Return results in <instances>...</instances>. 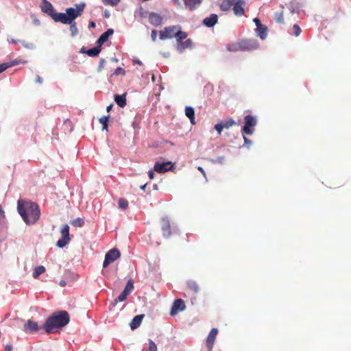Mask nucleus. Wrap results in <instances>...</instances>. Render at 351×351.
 <instances>
[{
	"label": "nucleus",
	"instance_id": "nucleus-1",
	"mask_svg": "<svg viewBox=\"0 0 351 351\" xmlns=\"http://www.w3.org/2000/svg\"><path fill=\"white\" fill-rule=\"evenodd\" d=\"M17 210L27 225L36 223L40 217L38 205L30 201L18 200Z\"/></svg>",
	"mask_w": 351,
	"mask_h": 351
},
{
	"label": "nucleus",
	"instance_id": "nucleus-2",
	"mask_svg": "<svg viewBox=\"0 0 351 351\" xmlns=\"http://www.w3.org/2000/svg\"><path fill=\"white\" fill-rule=\"evenodd\" d=\"M69 322V315L66 311H60L53 313L49 317L43 325V328L48 334L53 332L57 329L61 328Z\"/></svg>",
	"mask_w": 351,
	"mask_h": 351
},
{
	"label": "nucleus",
	"instance_id": "nucleus-3",
	"mask_svg": "<svg viewBox=\"0 0 351 351\" xmlns=\"http://www.w3.org/2000/svg\"><path fill=\"white\" fill-rule=\"evenodd\" d=\"M180 25H172L165 27L160 32V39L165 40L176 38V41L185 40L187 38V33L181 30Z\"/></svg>",
	"mask_w": 351,
	"mask_h": 351
},
{
	"label": "nucleus",
	"instance_id": "nucleus-4",
	"mask_svg": "<svg viewBox=\"0 0 351 351\" xmlns=\"http://www.w3.org/2000/svg\"><path fill=\"white\" fill-rule=\"evenodd\" d=\"M75 5L76 7L75 9L73 8H68L66 9V12L69 20V23H71V22H75L74 20L82 15L85 8L84 3L75 4Z\"/></svg>",
	"mask_w": 351,
	"mask_h": 351
},
{
	"label": "nucleus",
	"instance_id": "nucleus-5",
	"mask_svg": "<svg viewBox=\"0 0 351 351\" xmlns=\"http://www.w3.org/2000/svg\"><path fill=\"white\" fill-rule=\"evenodd\" d=\"M241 51H253L259 47V43L255 38H243L239 40Z\"/></svg>",
	"mask_w": 351,
	"mask_h": 351
},
{
	"label": "nucleus",
	"instance_id": "nucleus-6",
	"mask_svg": "<svg viewBox=\"0 0 351 351\" xmlns=\"http://www.w3.org/2000/svg\"><path fill=\"white\" fill-rule=\"evenodd\" d=\"M245 125L242 128L244 134L251 135L254 132V127L256 125V119L252 115H247L244 118Z\"/></svg>",
	"mask_w": 351,
	"mask_h": 351
},
{
	"label": "nucleus",
	"instance_id": "nucleus-7",
	"mask_svg": "<svg viewBox=\"0 0 351 351\" xmlns=\"http://www.w3.org/2000/svg\"><path fill=\"white\" fill-rule=\"evenodd\" d=\"M62 238L57 241L56 245L62 248L68 244L71 240L69 237V226L67 224L62 226L60 230Z\"/></svg>",
	"mask_w": 351,
	"mask_h": 351
},
{
	"label": "nucleus",
	"instance_id": "nucleus-8",
	"mask_svg": "<svg viewBox=\"0 0 351 351\" xmlns=\"http://www.w3.org/2000/svg\"><path fill=\"white\" fill-rule=\"evenodd\" d=\"M121 256V253L117 248H113L109 250L105 256V259L103 263V267H107L110 263L115 261Z\"/></svg>",
	"mask_w": 351,
	"mask_h": 351
},
{
	"label": "nucleus",
	"instance_id": "nucleus-9",
	"mask_svg": "<svg viewBox=\"0 0 351 351\" xmlns=\"http://www.w3.org/2000/svg\"><path fill=\"white\" fill-rule=\"evenodd\" d=\"M161 230L164 237L169 238L171 234L170 221L167 217H162L160 220Z\"/></svg>",
	"mask_w": 351,
	"mask_h": 351
},
{
	"label": "nucleus",
	"instance_id": "nucleus-10",
	"mask_svg": "<svg viewBox=\"0 0 351 351\" xmlns=\"http://www.w3.org/2000/svg\"><path fill=\"white\" fill-rule=\"evenodd\" d=\"M154 171L158 173H162L171 170L173 168V165L171 162H157L154 165Z\"/></svg>",
	"mask_w": 351,
	"mask_h": 351
},
{
	"label": "nucleus",
	"instance_id": "nucleus-11",
	"mask_svg": "<svg viewBox=\"0 0 351 351\" xmlns=\"http://www.w3.org/2000/svg\"><path fill=\"white\" fill-rule=\"evenodd\" d=\"M186 308L184 302L182 299H176L173 303L170 314L172 316L176 315L179 311H183Z\"/></svg>",
	"mask_w": 351,
	"mask_h": 351
},
{
	"label": "nucleus",
	"instance_id": "nucleus-12",
	"mask_svg": "<svg viewBox=\"0 0 351 351\" xmlns=\"http://www.w3.org/2000/svg\"><path fill=\"white\" fill-rule=\"evenodd\" d=\"M217 334L218 330L217 328H213L210 331L206 341V346L208 349V351L213 350V345L215 343Z\"/></svg>",
	"mask_w": 351,
	"mask_h": 351
},
{
	"label": "nucleus",
	"instance_id": "nucleus-13",
	"mask_svg": "<svg viewBox=\"0 0 351 351\" xmlns=\"http://www.w3.org/2000/svg\"><path fill=\"white\" fill-rule=\"evenodd\" d=\"M245 4L243 0H234L232 3V10L234 14L237 16H241L244 14L243 5Z\"/></svg>",
	"mask_w": 351,
	"mask_h": 351
},
{
	"label": "nucleus",
	"instance_id": "nucleus-14",
	"mask_svg": "<svg viewBox=\"0 0 351 351\" xmlns=\"http://www.w3.org/2000/svg\"><path fill=\"white\" fill-rule=\"evenodd\" d=\"M40 9L43 12L47 14L52 18L53 14L56 12L52 4L47 0H42Z\"/></svg>",
	"mask_w": 351,
	"mask_h": 351
},
{
	"label": "nucleus",
	"instance_id": "nucleus-15",
	"mask_svg": "<svg viewBox=\"0 0 351 351\" xmlns=\"http://www.w3.org/2000/svg\"><path fill=\"white\" fill-rule=\"evenodd\" d=\"M149 23L154 27H158L162 25L163 19L160 14L156 12H151L148 14Z\"/></svg>",
	"mask_w": 351,
	"mask_h": 351
},
{
	"label": "nucleus",
	"instance_id": "nucleus-16",
	"mask_svg": "<svg viewBox=\"0 0 351 351\" xmlns=\"http://www.w3.org/2000/svg\"><path fill=\"white\" fill-rule=\"evenodd\" d=\"M40 329L36 322L28 319L23 326V330L26 333H34Z\"/></svg>",
	"mask_w": 351,
	"mask_h": 351
},
{
	"label": "nucleus",
	"instance_id": "nucleus-17",
	"mask_svg": "<svg viewBox=\"0 0 351 351\" xmlns=\"http://www.w3.org/2000/svg\"><path fill=\"white\" fill-rule=\"evenodd\" d=\"M180 0H175V3L180 4L179 2ZM184 2V5L186 8H189L190 10H193L197 8V6H199L202 2V0H181Z\"/></svg>",
	"mask_w": 351,
	"mask_h": 351
},
{
	"label": "nucleus",
	"instance_id": "nucleus-18",
	"mask_svg": "<svg viewBox=\"0 0 351 351\" xmlns=\"http://www.w3.org/2000/svg\"><path fill=\"white\" fill-rule=\"evenodd\" d=\"M193 47V42L191 38L186 39L184 41V40H181L180 41H177V49L180 51L184 50L186 49H191Z\"/></svg>",
	"mask_w": 351,
	"mask_h": 351
},
{
	"label": "nucleus",
	"instance_id": "nucleus-19",
	"mask_svg": "<svg viewBox=\"0 0 351 351\" xmlns=\"http://www.w3.org/2000/svg\"><path fill=\"white\" fill-rule=\"evenodd\" d=\"M52 19L56 22H61L63 24H69V20L67 17L66 12V13H58L55 12L52 16Z\"/></svg>",
	"mask_w": 351,
	"mask_h": 351
},
{
	"label": "nucleus",
	"instance_id": "nucleus-20",
	"mask_svg": "<svg viewBox=\"0 0 351 351\" xmlns=\"http://www.w3.org/2000/svg\"><path fill=\"white\" fill-rule=\"evenodd\" d=\"M217 15L212 14L209 17H206L203 20V24L208 27H212L217 23Z\"/></svg>",
	"mask_w": 351,
	"mask_h": 351
},
{
	"label": "nucleus",
	"instance_id": "nucleus-21",
	"mask_svg": "<svg viewBox=\"0 0 351 351\" xmlns=\"http://www.w3.org/2000/svg\"><path fill=\"white\" fill-rule=\"evenodd\" d=\"M145 315H136L132 320V322L130 324V326L132 330H134L140 326V325L142 323L143 319Z\"/></svg>",
	"mask_w": 351,
	"mask_h": 351
},
{
	"label": "nucleus",
	"instance_id": "nucleus-22",
	"mask_svg": "<svg viewBox=\"0 0 351 351\" xmlns=\"http://www.w3.org/2000/svg\"><path fill=\"white\" fill-rule=\"evenodd\" d=\"M114 33V30L112 29H108L104 33H103L99 38H98L97 43L101 46L106 41L108 40L110 36L112 35Z\"/></svg>",
	"mask_w": 351,
	"mask_h": 351
},
{
	"label": "nucleus",
	"instance_id": "nucleus-23",
	"mask_svg": "<svg viewBox=\"0 0 351 351\" xmlns=\"http://www.w3.org/2000/svg\"><path fill=\"white\" fill-rule=\"evenodd\" d=\"M114 101L116 104L121 108L126 106V93L123 95H114Z\"/></svg>",
	"mask_w": 351,
	"mask_h": 351
},
{
	"label": "nucleus",
	"instance_id": "nucleus-24",
	"mask_svg": "<svg viewBox=\"0 0 351 351\" xmlns=\"http://www.w3.org/2000/svg\"><path fill=\"white\" fill-rule=\"evenodd\" d=\"M257 35L262 39L264 40L267 36V27L264 25H260L256 27V29Z\"/></svg>",
	"mask_w": 351,
	"mask_h": 351
},
{
	"label": "nucleus",
	"instance_id": "nucleus-25",
	"mask_svg": "<svg viewBox=\"0 0 351 351\" xmlns=\"http://www.w3.org/2000/svg\"><path fill=\"white\" fill-rule=\"evenodd\" d=\"M185 114L190 119L192 124H195V111L193 108L187 106L185 108Z\"/></svg>",
	"mask_w": 351,
	"mask_h": 351
},
{
	"label": "nucleus",
	"instance_id": "nucleus-26",
	"mask_svg": "<svg viewBox=\"0 0 351 351\" xmlns=\"http://www.w3.org/2000/svg\"><path fill=\"white\" fill-rule=\"evenodd\" d=\"M226 49L228 51L232 52L241 51L240 41L232 43L231 45H228Z\"/></svg>",
	"mask_w": 351,
	"mask_h": 351
},
{
	"label": "nucleus",
	"instance_id": "nucleus-27",
	"mask_svg": "<svg viewBox=\"0 0 351 351\" xmlns=\"http://www.w3.org/2000/svg\"><path fill=\"white\" fill-rule=\"evenodd\" d=\"M234 3V0H223L220 5L221 10L227 11L230 9Z\"/></svg>",
	"mask_w": 351,
	"mask_h": 351
},
{
	"label": "nucleus",
	"instance_id": "nucleus-28",
	"mask_svg": "<svg viewBox=\"0 0 351 351\" xmlns=\"http://www.w3.org/2000/svg\"><path fill=\"white\" fill-rule=\"evenodd\" d=\"M45 271V268L44 266L40 265L37 266L34 268L32 276L34 278H38L40 275L43 274Z\"/></svg>",
	"mask_w": 351,
	"mask_h": 351
},
{
	"label": "nucleus",
	"instance_id": "nucleus-29",
	"mask_svg": "<svg viewBox=\"0 0 351 351\" xmlns=\"http://www.w3.org/2000/svg\"><path fill=\"white\" fill-rule=\"evenodd\" d=\"M100 51H101V48H100V46L99 45L97 47H95L93 48L88 49L86 51V53L90 57H95V56H98V54L100 53Z\"/></svg>",
	"mask_w": 351,
	"mask_h": 351
},
{
	"label": "nucleus",
	"instance_id": "nucleus-30",
	"mask_svg": "<svg viewBox=\"0 0 351 351\" xmlns=\"http://www.w3.org/2000/svg\"><path fill=\"white\" fill-rule=\"evenodd\" d=\"M186 285H187L188 288L190 290L193 291V292L197 293L199 291V286L196 282H195L193 280H189L187 282Z\"/></svg>",
	"mask_w": 351,
	"mask_h": 351
},
{
	"label": "nucleus",
	"instance_id": "nucleus-31",
	"mask_svg": "<svg viewBox=\"0 0 351 351\" xmlns=\"http://www.w3.org/2000/svg\"><path fill=\"white\" fill-rule=\"evenodd\" d=\"M108 119H109V116H103L99 119V123L102 125L103 130H108Z\"/></svg>",
	"mask_w": 351,
	"mask_h": 351
},
{
	"label": "nucleus",
	"instance_id": "nucleus-32",
	"mask_svg": "<svg viewBox=\"0 0 351 351\" xmlns=\"http://www.w3.org/2000/svg\"><path fill=\"white\" fill-rule=\"evenodd\" d=\"M130 293H128L126 291L123 290L121 293L117 297V298L115 299V302H121L125 301L127 299L128 295Z\"/></svg>",
	"mask_w": 351,
	"mask_h": 351
},
{
	"label": "nucleus",
	"instance_id": "nucleus-33",
	"mask_svg": "<svg viewBox=\"0 0 351 351\" xmlns=\"http://www.w3.org/2000/svg\"><path fill=\"white\" fill-rule=\"evenodd\" d=\"M274 19L278 23H283V12H276L274 14Z\"/></svg>",
	"mask_w": 351,
	"mask_h": 351
},
{
	"label": "nucleus",
	"instance_id": "nucleus-34",
	"mask_svg": "<svg viewBox=\"0 0 351 351\" xmlns=\"http://www.w3.org/2000/svg\"><path fill=\"white\" fill-rule=\"evenodd\" d=\"M134 289V282L132 279H129L123 290L130 293Z\"/></svg>",
	"mask_w": 351,
	"mask_h": 351
},
{
	"label": "nucleus",
	"instance_id": "nucleus-35",
	"mask_svg": "<svg viewBox=\"0 0 351 351\" xmlns=\"http://www.w3.org/2000/svg\"><path fill=\"white\" fill-rule=\"evenodd\" d=\"M119 208L126 209L128 207V201L125 198H120L118 201Z\"/></svg>",
	"mask_w": 351,
	"mask_h": 351
},
{
	"label": "nucleus",
	"instance_id": "nucleus-36",
	"mask_svg": "<svg viewBox=\"0 0 351 351\" xmlns=\"http://www.w3.org/2000/svg\"><path fill=\"white\" fill-rule=\"evenodd\" d=\"M70 25V31L71 32V36H75L78 33V29H77V25H76V23L75 22H71V23H69Z\"/></svg>",
	"mask_w": 351,
	"mask_h": 351
},
{
	"label": "nucleus",
	"instance_id": "nucleus-37",
	"mask_svg": "<svg viewBox=\"0 0 351 351\" xmlns=\"http://www.w3.org/2000/svg\"><path fill=\"white\" fill-rule=\"evenodd\" d=\"M120 0H102V2L106 5L115 6L118 4Z\"/></svg>",
	"mask_w": 351,
	"mask_h": 351
},
{
	"label": "nucleus",
	"instance_id": "nucleus-38",
	"mask_svg": "<svg viewBox=\"0 0 351 351\" xmlns=\"http://www.w3.org/2000/svg\"><path fill=\"white\" fill-rule=\"evenodd\" d=\"M236 124V122L232 120V119H230L228 120H226L225 122L223 123L224 128H229Z\"/></svg>",
	"mask_w": 351,
	"mask_h": 351
},
{
	"label": "nucleus",
	"instance_id": "nucleus-39",
	"mask_svg": "<svg viewBox=\"0 0 351 351\" xmlns=\"http://www.w3.org/2000/svg\"><path fill=\"white\" fill-rule=\"evenodd\" d=\"M84 223V220L81 218H77L71 221V224L77 227H82Z\"/></svg>",
	"mask_w": 351,
	"mask_h": 351
},
{
	"label": "nucleus",
	"instance_id": "nucleus-40",
	"mask_svg": "<svg viewBox=\"0 0 351 351\" xmlns=\"http://www.w3.org/2000/svg\"><path fill=\"white\" fill-rule=\"evenodd\" d=\"M301 28L298 25H294L293 27V34L298 36L301 34Z\"/></svg>",
	"mask_w": 351,
	"mask_h": 351
},
{
	"label": "nucleus",
	"instance_id": "nucleus-41",
	"mask_svg": "<svg viewBox=\"0 0 351 351\" xmlns=\"http://www.w3.org/2000/svg\"><path fill=\"white\" fill-rule=\"evenodd\" d=\"M138 14L141 18H146L147 16H148L147 12L142 7L139 8Z\"/></svg>",
	"mask_w": 351,
	"mask_h": 351
},
{
	"label": "nucleus",
	"instance_id": "nucleus-42",
	"mask_svg": "<svg viewBox=\"0 0 351 351\" xmlns=\"http://www.w3.org/2000/svg\"><path fill=\"white\" fill-rule=\"evenodd\" d=\"M223 128H224V127L223 125V122L218 123L215 125V129L217 130V133L219 135L221 134V132Z\"/></svg>",
	"mask_w": 351,
	"mask_h": 351
},
{
	"label": "nucleus",
	"instance_id": "nucleus-43",
	"mask_svg": "<svg viewBox=\"0 0 351 351\" xmlns=\"http://www.w3.org/2000/svg\"><path fill=\"white\" fill-rule=\"evenodd\" d=\"M113 74L116 75H124L125 74V71L121 67H117L115 69Z\"/></svg>",
	"mask_w": 351,
	"mask_h": 351
},
{
	"label": "nucleus",
	"instance_id": "nucleus-44",
	"mask_svg": "<svg viewBox=\"0 0 351 351\" xmlns=\"http://www.w3.org/2000/svg\"><path fill=\"white\" fill-rule=\"evenodd\" d=\"M149 351H157V346L156 343L151 339L149 341Z\"/></svg>",
	"mask_w": 351,
	"mask_h": 351
},
{
	"label": "nucleus",
	"instance_id": "nucleus-45",
	"mask_svg": "<svg viewBox=\"0 0 351 351\" xmlns=\"http://www.w3.org/2000/svg\"><path fill=\"white\" fill-rule=\"evenodd\" d=\"M10 65L3 63L0 64V73L4 71L5 69H7Z\"/></svg>",
	"mask_w": 351,
	"mask_h": 351
},
{
	"label": "nucleus",
	"instance_id": "nucleus-46",
	"mask_svg": "<svg viewBox=\"0 0 351 351\" xmlns=\"http://www.w3.org/2000/svg\"><path fill=\"white\" fill-rule=\"evenodd\" d=\"M157 32L156 30H152L151 34L152 39L155 41L156 40Z\"/></svg>",
	"mask_w": 351,
	"mask_h": 351
},
{
	"label": "nucleus",
	"instance_id": "nucleus-47",
	"mask_svg": "<svg viewBox=\"0 0 351 351\" xmlns=\"http://www.w3.org/2000/svg\"><path fill=\"white\" fill-rule=\"evenodd\" d=\"M154 175L155 174L152 170H149L148 171V176L151 180H152L154 178Z\"/></svg>",
	"mask_w": 351,
	"mask_h": 351
},
{
	"label": "nucleus",
	"instance_id": "nucleus-48",
	"mask_svg": "<svg viewBox=\"0 0 351 351\" xmlns=\"http://www.w3.org/2000/svg\"><path fill=\"white\" fill-rule=\"evenodd\" d=\"M253 21L255 23L256 27H258V25L259 26L260 25H262L261 21L258 18H254Z\"/></svg>",
	"mask_w": 351,
	"mask_h": 351
},
{
	"label": "nucleus",
	"instance_id": "nucleus-49",
	"mask_svg": "<svg viewBox=\"0 0 351 351\" xmlns=\"http://www.w3.org/2000/svg\"><path fill=\"white\" fill-rule=\"evenodd\" d=\"M96 26V24L94 21H91L89 22L88 27L89 28H95Z\"/></svg>",
	"mask_w": 351,
	"mask_h": 351
},
{
	"label": "nucleus",
	"instance_id": "nucleus-50",
	"mask_svg": "<svg viewBox=\"0 0 351 351\" xmlns=\"http://www.w3.org/2000/svg\"><path fill=\"white\" fill-rule=\"evenodd\" d=\"M36 82L39 84H41L43 82V79L41 78V77L40 75H36Z\"/></svg>",
	"mask_w": 351,
	"mask_h": 351
},
{
	"label": "nucleus",
	"instance_id": "nucleus-51",
	"mask_svg": "<svg viewBox=\"0 0 351 351\" xmlns=\"http://www.w3.org/2000/svg\"><path fill=\"white\" fill-rule=\"evenodd\" d=\"M104 63H105V60L104 59H101L100 62H99V69H100L104 67Z\"/></svg>",
	"mask_w": 351,
	"mask_h": 351
},
{
	"label": "nucleus",
	"instance_id": "nucleus-52",
	"mask_svg": "<svg viewBox=\"0 0 351 351\" xmlns=\"http://www.w3.org/2000/svg\"><path fill=\"white\" fill-rule=\"evenodd\" d=\"M243 136L245 141V144L250 145L251 141L248 138H247L244 135Z\"/></svg>",
	"mask_w": 351,
	"mask_h": 351
},
{
	"label": "nucleus",
	"instance_id": "nucleus-53",
	"mask_svg": "<svg viewBox=\"0 0 351 351\" xmlns=\"http://www.w3.org/2000/svg\"><path fill=\"white\" fill-rule=\"evenodd\" d=\"M5 351H12V346L11 345H7L5 348Z\"/></svg>",
	"mask_w": 351,
	"mask_h": 351
},
{
	"label": "nucleus",
	"instance_id": "nucleus-54",
	"mask_svg": "<svg viewBox=\"0 0 351 351\" xmlns=\"http://www.w3.org/2000/svg\"><path fill=\"white\" fill-rule=\"evenodd\" d=\"M0 216H2L3 217H5V212L2 209L1 206H0Z\"/></svg>",
	"mask_w": 351,
	"mask_h": 351
},
{
	"label": "nucleus",
	"instance_id": "nucleus-55",
	"mask_svg": "<svg viewBox=\"0 0 351 351\" xmlns=\"http://www.w3.org/2000/svg\"><path fill=\"white\" fill-rule=\"evenodd\" d=\"M66 285V282L64 280H61L60 282V285L62 287H65Z\"/></svg>",
	"mask_w": 351,
	"mask_h": 351
},
{
	"label": "nucleus",
	"instance_id": "nucleus-56",
	"mask_svg": "<svg viewBox=\"0 0 351 351\" xmlns=\"http://www.w3.org/2000/svg\"><path fill=\"white\" fill-rule=\"evenodd\" d=\"M112 106H113V105H112V104H110V105H109L108 106H107V108H106V110H107V112H110V111L111 110V109H112Z\"/></svg>",
	"mask_w": 351,
	"mask_h": 351
},
{
	"label": "nucleus",
	"instance_id": "nucleus-57",
	"mask_svg": "<svg viewBox=\"0 0 351 351\" xmlns=\"http://www.w3.org/2000/svg\"><path fill=\"white\" fill-rule=\"evenodd\" d=\"M197 169L202 172L204 175H205V172L204 171V169L202 167H198Z\"/></svg>",
	"mask_w": 351,
	"mask_h": 351
},
{
	"label": "nucleus",
	"instance_id": "nucleus-58",
	"mask_svg": "<svg viewBox=\"0 0 351 351\" xmlns=\"http://www.w3.org/2000/svg\"><path fill=\"white\" fill-rule=\"evenodd\" d=\"M10 42H11L12 43H14V44H16V43L19 42V40H14V39H12H12L10 40Z\"/></svg>",
	"mask_w": 351,
	"mask_h": 351
},
{
	"label": "nucleus",
	"instance_id": "nucleus-59",
	"mask_svg": "<svg viewBox=\"0 0 351 351\" xmlns=\"http://www.w3.org/2000/svg\"><path fill=\"white\" fill-rule=\"evenodd\" d=\"M146 186H147V184H145L144 185H142V186H141V189L142 190L145 191Z\"/></svg>",
	"mask_w": 351,
	"mask_h": 351
},
{
	"label": "nucleus",
	"instance_id": "nucleus-60",
	"mask_svg": "<svg viewBox=\"0 0 351 351\" xmlns=\"http://www.w3.org/2000/svg\"><path fill=\"white\" fill-rule=\"evenodd\" d=\"M136 62L140 65L142 64L140 60H136Z\"/></svg>",
	"mask_w": 351,
	"mask_h": 351
},
{
	"label": "nucleus",
	"instance_id": "nucleus-61",
	"mask_svg": "<svg viewBox=\"0 0 351 351\" xmlns=\"http://www.w3.org/2000/svg\"><path fill=\"white\" fill-rule=\"evenodd\" d=\"M105 16H106V18H108V17L109 16V15H108V14H106H106H105Z\"/></svg>",
	"mask_w": 351,
	"mask_h": 351
}]
</instances>
